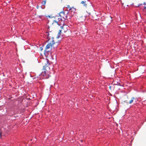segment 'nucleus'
Here are the masks:
<instances>
[{
    "label": "nucleus",
    "mask_w": 146,
    "mask_h": 146,
    "mask_svg": "<svg viewBox=\"0 0 146 146\" xmlns=\"http://www.w3.org/2000/svg\"><path fill=\"white\" fill-rule=\"evenodd\" d=\"M46 63L43 66V71L40 74L41 76H43L45 78H47L49 77V70L50 69L49 66L50 64L48 62V60H46Z\"/></svg>",
    "instance_id": "obj_1"
},
{
    "label": "nucleus",
    "mask_w": 146,
    "mask_h": 146,
    "mask_svg": "<svg viewBox=\"0 0 146 146\" xmlns=\"http://www.w3.org/2000/svg\"><path fill=\"white\" fill-rule=\"evenodd\" d=\"M53 38H52L51 40L50 41V42L48 43L46 45L45 50V52H48L49 50H48L50 48L51 50L52 48L54 49L56 48L59 44V43L57 42H55Z\"/></svg>",
    "instance_id": "obj_2"
},
{
    "label": "nucleus",
    "mask_w": 146,
    "mask_h": 146,
    "mask_svg": "<svg viewBox=\"0 0 146 146\" xmlns=\"http://www.w3.org/2000/svg\"><path fill=\"white\" fill-rule=\"evenodd\" d=\"M80 3L86 8L88 7H90L91 9H92L93 8V7L91 3L88 0L82 1L80 2Z\"/></svg>",
    "instance_id": "obj_3"
},
{
    "label": "nucleus",
    "mask_w": 146,
    "mask_h": 146,
    "mask_svg": "<svg viewBox=\"0 0 146 146\" xmlns=\"http://www.w3.org/2000/svg\"><path fill=\"white\" fill-rule=\"evenodd\" d=\"M62 18L60 17L59 15V16H56L55 17L56 20H54L53 21V22L52 23V25H58V23L57 21H60L62 20Z\"/></svg>",
    "instance_id": "obj_4"
},
{
    "label": "nucleus",
    "mask_w": 146,
    "mask_h": 146,
    "mask_svg": "<svg viewBox=\"0 0 146 146\" xmlns=\"http://www.w3.org/2000/svg\"><path fill=\"white\" fill-rule=\"evenodd\" d=\"M59 15L60 17L62 19L66 20L67 19V13H65L64 12H60Z\"/></svg>",
    "instance_id": "obj_5"
},
{
    "label": "nucleus",
    "mask_w": 146,
    "mask_h": 146,
    "mask_svg": "<svg viewBox=\"0 0 146 146\" xmlns=\"http://www.w3.org/2000/svg\"><path fill=\"white\" fill-rule=\"evenodd\" d=\"M61 31L62 32L64 33L66 32L68 30V28H69V27L67 25H64L61 26Z\"/></svg>",
    "instance_id": "obj_6"
},
{
    "label": "nucleus",
    "mask_w": 146,
    "mask_h": 146,
    "mask_svg": "<svg viewBox=\"0 0 146 146\" xmlns=\"http://www.w3.org/2000/svg\"><path fill=\"white\" fill-rule=\"evenodd\" d=\"M134 97L132 98L131 99L128 98L126 100L124 101L123 102L127 103V104H131L134 101Z\"/></svg>",
    "instance_id": "obj_7"
},
{
    "label": "nucleus",
    "mask_w": 146,
    "mask_h": 146,
    "mask_svg": "<svg viewBox=\"0 0 146 146\" xmlns=\"http://www.w3.org/2000/svg\"><path fill=\"white\" fill-rule=\"evenodd\" d=\"M76 10V9L72 7V8H70L69 9V11L70 12H75Z\"/></svg>",
    "instance_id": "obj_8"
},
{
    "label": "nucleus",
    "mask_w": 146,
    "mask_h": 146,
    "mask_svg": "<svg viewBox=\"0 0 146 146\" xmlns=\"http://www.w3.org/2000/svg\"><path fill=\"white\" fill-rule=\"evenodd\" d=\"M62 32V31H61V30H60L57 36V37L58 38L60 37V35L61 33H62L61 32Z\"/></svg>",
    "instance_id": "obj_9"
},
{
    "label": "nucleus",
    "mask_w": 146,
    "mask_h": 146,
    "mask_svg": "<svg viewBox=\"0 0 146 146\" xmlns=\"http://www.w3.org/2000/svg\"><path fill=\"white\" fill-rule=\"evenodd\" d=\"M1 136H2L1 133V132H0V138L1 137Z\"/></svg>",
    "instance_id": "obj_10"
},
{
    "label": "nucleus",
    "mask_w": 146,
    "mask_h": 146,
    "mask_svg": "<svg viewBox=\"0 0 146 146\" xmlns=\"http://www.w3.org/2000/svg\"><path fill=\"white\" fill-rule=\"evenodd\" d=\"M43 2L44 3V4H45L46 3V1H43Z\"/></svg>",
    "instance_id": "obj_11"
},
{
    "label": "nucleus",
    "mask_w": 146,
    "mask_h": 146,
    "mask_svg": "<svg viewBox=\"0 0 146 146\" xmlns=\"http://www.w3.org/2000/svg\"><path fill=\"white\" fill-rule=\"evenodd\" d=\"M40 49H41V51H42V47H40Z\"/></svg>",
    "instance_id": "obj_12"
},
{
    "label": "nucleus",
    "mask_w": 146,
    "mask_h": 146,
    "mask_svg": "<svg viewBox=\"0 0 146 146\" xmlns=\"http://www.w3.org/2000/svg\"><path fill=\"white\" fill-rule=\"evenodd\" d=\"M38 6H37V9H38Z\"/></svg>",
    "instance_id": "obj_13"
},
{
    "label": "nucleus",
    "mask_w": 146,
    "mask_h": 146,
    "mask_svg": "<svg viewBox=\"0 0 146 146\" xmlns=\"http://www.w3.org/2000/svg\"><path fill=\"white\" fill-rule=\"evenodd\" d=\"M89 14L90 15V13H89Z\"/></svg>",
    "instance_id": "obj_14"
},
{
    "label": "nucleus",
    "mask_w": 146,
    "mask_h": 146,
    "mask_svg": "<svg viewBox=\"0 0 146 146\" xmlns=\"http://www.w3.org/2000/svg\"><path fill=\"white\" fill-rule=\"evenodd\" d=\"M110 17L111 19H112V17H111L110 16Z\"/></svg>",
    "instance_id": "obj_15"
}]
</instances>
